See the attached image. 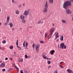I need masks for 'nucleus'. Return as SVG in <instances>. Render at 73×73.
I'll use <instances>...</instances> for the list:
<instances>
[{
    "label": "nucleus",
    "mask_w": 73,
    "mask_h": 73,
    "mask_svg": "<svg viewBox=\"0 0 73 73\" xmlns=\"http://www.w3.org/2000/svg\"><path fill=\"white\" fill-rule=\"evenodd\" d=\"M73 0H70V1H65L63 4V8L65 9H66V14H69L71 15L72 13V12L69 10V9H67L66 8L68 7H70L72 5V3H73Z\"/></svg>",
    "instance_id": "obj_1"
},
{
    "label": "nucleus",
    "mask_w": 73,
    "mask_h": 73,
    "mask_svg": "<svg viewBox=\"0 0 73 73\" xmlns=\"http://www.w3.org/2000/svg\"><path fill=\"white\" fill-rule=\"evenodd\" d=\"M48 2L46 1L44 6V8L43 10V12L44 13H46L48 12Z\"/></svg>",
    "instance_id": "obj_2"
},
{
    "label": "nucleus",
    "mask_w": 73,
    "mask_h": 73,
    "mask_svg": "<svg viewBox=\"0 0 73 73\" xmlns=\"http://www.w3.org/2000/svg\"><path fill=\"white\" fill-rule=\"evenodd\" d=\"M54 29H55V28L53 27L50 30V33H51V34H50L49 36L48 37V39H49L50 37H51V36H52V35L53 34V32L54 31Z\"/></svg>",
    "instance_id": "obj_3"
},
{
    "label": "nucleus",
    "mask_w": 73,
    "mask_h": 73,
    "mask_svg": "<svg viewBox=\"0 0 73 73\" xmlns=\"http://www.w3.org/2000/svg\"><path fill=\"white\" fill-rule=\"evenodd\" d=\"M29 14V10H28L27 11V10H25L24 11V13L23 14L24 15H28Z\"/></svg>",
    "instance_id": "obj_4"
},
{
    "label": "nucleus",
    "mask_w": 73,
    "mask_h": 73,
    "mask_svg": "<svg viewBox=\"0 0 73 73\" xmlns=\"http://www.w3.org/2000/svg\"><path fill=\"white\" fill-rule=\"evenodd\" d=\"M64 46H65L64 43H61L60 45V49H64Z\"/></svg>",
    "instance_id": "obj_5"
},
{
    "label": "nucleus",
    "mask_w": 73,
    "mask_h": 73,
    "mask_svg": "<svg viewBox=\"0 0 73 73\" xmlns=\"http://www.w3.org/2000/svg\"><path fill=\"white\" fill-rule=\"evenodd\" d=\"M23 46L24 47L25 46H28V43L26 41H25L23 43Z\"/></svg>",
    "instance_id": "obj_6"
},
{
    "label": "nucleus",
    "mask_w": 73,
    "mask_h": 73,
    "mask_svg": "<svg viewBox=\"0 0 73 73\" xmlns=\"http://www.w3.org/2000/svg\"><path fill=\"white\" fill-rule=\"evenodd\" d=\"M35 47L36 48V52L37 53H38V52L39 51V50H38V49L39 48L38 47V46L36 45V46H35Z\"/></svg>",
    "instance_id": "obj_7"
},
{
    "label": "nucleus",
    "mask_w": 73,
    "mask_h": 73,
    "mask_svg": "<svg viewBox=\"0 0 73 73\" xmlns=\"http://www.w3.org/2000/svg\"><path fill=\"white\" fill-rule=\"evenodd\" d=\"M4 66H5V63H2L1 65H0V67H1V68L4 67Z\"/></svg>",
    "instance_id": "obj_8"
},
{
    "label": "nucleus",
    "mask_w": 73,
    "mask_h": 73,
    "mask_svg": "<svg viewBox=\"0 0 73 73\" xmlns=\"http://www.w3.org/2000/svg\"><path fill=\"white\" fill-rule=\"evenodd\" d=\"M20 18L21 20H23L24 19V15H22L20 16Z\"/></svg>",
    "instance_id": "obj_9"
},
{
    "label": "nucleus",
    "mask_w": 73,
    "mask_h": 73,
    "mask_svg": "<svg viewBox=\"0 0 73 73\" xmlns=\"http://www.w3.org/2000/svg\"><path fill=\"white\" fill-rule=\"evenodd\" d=\"M9 25L10 27H11V28L13 27V23H9Z\"/></svg>",
    "instance_id": "obj_10"
},
{
    "label": "nucleus",
    "mask_w": 73,
    "mask_h": 73,
    "mask_svg": "<svg viewBox=\"0 0 73 73\" xmlns=\"http://www.w3.org/2000/svg\"><path fill=\"white\" fill-rule=\"evenodd\" d=\"M43 22H44L42 20H40L38 22V23L40 24V23H41V24H42V23H43Z\"/></svg>",
    "instance_id": "obj_11"
},
{
    "label": "nucleus",
    "mask_w": 73,
    "mask_h": 73,
    "mask_svg": "<svg viewBox=\"0 0 73 73\" xmlns=\"http://www.w3.org/2000/svg\"><path fill=\"white\" fill-rule=\"evenodd\" d=\"M67 72L69 73H71L72 72V70H71L70 69H68L67 70Z\"/></svg>",
    "instance_id": "obj_12"
},
{
    "label": "nucleus",
    "mask_w": 73,
    "mask_h": 73,
    "mask_svg": "<svg viewBox=\"0 0 73 73\" xmlns=\"http://www.w3.org/2000/svg\"><path fill=\"white\" fill-rule=\"evenodd\" d=\"M61 41H63L64 40V36H62L60 38Z\"/></svg>",
    "instance_id": "obj_13"
},
{
    "label": "nucleus",
    "mask_w": 73,
    "mask_h": 73,
    "mask_svg": "<svg viewBox=\"0 0 73 73\" xmlns=\"http://www.w3.org/2000/svg\"><path fill=\"white\" fill-rule=\"evenodd\" d=\"M19 62H23V60L22 59H21V58H19Z\"/></svg>",
    "instance_id": "obj_14"
},
{
    "label": "nucleus",
    "mask_w": 73,
    "mask_h": 73,
    "mask_svg": "<svg viewBox=\"0 0 73 73\" xmlns=\"http://www.w3.org/2000/svg\"><path fill=\"white\" fill-rule=\"evenodd\" d=\"M57 33V34H56L55 35V37L56 38H58V37H59V36H58V33Z\"/></svg>",
    "instance_id": "obj_15"
},
{
    "label": "nucleus",
    "mask_w": 73,
    "mask_h": 73,
    "mask_svg": "<svg viewBox=\"0 0 73 73\" xmlns=\"http://www.w3.org/2000/svg\"><path fill=\"white\" fill-rule=\"evenodd\" d=\"M10 17H9V16H8L7 17V23H8V22H9V19H10Z\"/></svg>",
    "instance_id": "obj_16"
},
{
    "label": "nucleus",
    "mask_w": 73,
    "mask_h": 73,
    "mask_svg": "<svg viewBox=\"0 0 73 73\" xmlns=\"http://www.w3.org/2000/svg\"><path fill=\"white\" fill-rule=\"evenodd\" d=\"M62 23H64V24H65V23H66V21H65V20L63 19L62 20Z\"/></svg>",
    "instance_id": "obj_17"
},
{
    "label": "nucleus",
    "mask_w": 73,
    "mask_h": 73,
    "mask_svg": "<svg viewBox=\"0 0 73 73\" xmlns=\"http://www.w3.org/2000/svg\"><path fill=\"white\" fill-rule=\"evenodd\" d=\"M24 71L25 73H29V71H27V70H26L25 69L24 70Z\"/></svg>",
    "instance_id": "obj_18"
},
{
    "label": "nucleus",
    "mask_w": 73,
    "mask_h": 73,
    "mask_svg": "<svg viewBox=\"0 0 73 73\" xmlns=\"http://www.w3.org/2000/svg\"><path fill=\"white\" fill-rule=\"evenodd\" d=\"M15 13L16 14H17V15H19V11L18 10H17L16 11Z\"/></svg>",
    "instance_id": "obj_19"
},
{
    "label": "nucleus",
    "mask_w": 73,
    "mask_h": 73,
    "mask_svg": "<svg viewBox=\"0 0 73 73\" xmlns=\"http://www.w3.org/2000/svg\"><path fill=\"white\" fill-rule=\"evenodd\" d=\"M49 1L50 3H53V0H49Z\"/></svg>",
    "instance_id": "obj_20"
},
{
    "label": "nucleus",
    "mask_w": 73,
    "mask_h": 73,
    "mask_svg": "<svg viewBox=\"0 0 73 73\" xmlns=\"http://www.w3.org/2000/svg\"><path fill=\"white\" fill-rule=\"evenodd\" d=\"M22 22L23 24L25 23V20L24 19H23Z\"/></svg>",
    "instance_id": "obj_21"
},
{
    "label": "nucleus",
    "mask_w": 73,
    "mask_h": 73,
    "mask_svg": "<svg viewBox=\"0 0 73 73\" xmlns=\"http://www.w3.org/2000/svg\"><path fill=\"white\" fill-rule=\"evenodd\" d=\"M16 45H17V48H18L19 47V46H18V40H17Z\"/></svg>",
    "instance_id": "obj_22"
},
{
    "label": "nucleus",
    "mask_w": 73,
    "mask_h": 73,
    "mask_svg": "<svg viewBox=\"0 0 73 73\" xmlns=\"http://www.w3.org/2000/svg\"><path fill=\"white\" fill-rule=\"evenodd\" d=\"M10 49H12L13 48V46H10Z\"/></svg>",
    "instance_id": "obj_23"
},
{
    "label": "nucleus",
    "mask_w": 73,
    "mask_h": 73,
    "mask_svg": "<svg viewBox=\"0 0 73 73\" xmlns=\"http://www.w3.org/2000/svg\"><path fill=\"white\" fill-rule=\"evenodd\" d=\"M43 57L44 59H47V58H48V57L45 56H43Z\"/></svg>",
    "instance_id": "obj_24"
},
{
    "label": "nucleus",
    "mask_w": 73,
    "mask_h": 73,
    "mask_svg": "<svg viewBox=\"0 0 73 73\" xmlns=\"http://www.w3.org/2000/svg\"><path fill=\"white\" fill-rule=\"evenodd\" d=\"M2 43L3 44H5V43H6V41L5 40H3L2 41Z\"/></svg>",
    "instance_id": "obj_25"
},
{
    "label": "nucleus",
    "mask_w": 73,
    "mask_h": 73,
    "mask_svg": "<svg viewBox=\"0 0 73 73\" xmlns=\"http://www.w3.org/2000/svg\"><path fill=\"white\" fill-rule=\"evenodd\" d=\"M8 22L7 21V22L5 23H4V25H8Z\"/></svg>",
    "instance_id": "obj_26"
},
{
    "label": "nucleus",
    "mask_w": 73,
    "mask_h": 73,
    "mask_svg": "<svg viewBox=\"0 0 73 73\" xmlns=\"http://www.w3.org/2000/svg\"><path fill=\"white\" fill-rule=\"evenodd\" d=\"M40 43H41V44H44V41H41L40 42Z\"/></svg>",
    "instance_id": "obj_27"
},
{
    "label": "nucleus",
    "mask_w": 73,
    "mask_h": 73,
    "mask_svg": "<svg viewBox=\"0 0 73 73\" xmlns=\"http://www.w3.org/2000/svg\"><path fill=\"white\" fill-rule=\"evenodd\" d=\"M47 33H45V38H47Z\"/></svg>",
    "instance_id": "obj_28"
},
{
    "label": "nucleus",
    "mask_w": 73,
    "mask_h": 73,
    "mask_svg": "<svg viewBox=\"0 0 73 73\" xmlns=\"http://www.w3.org/2000/svg\"><path fill=\"white\" fill-rule=\"evenodd\" d=\"M15 67L17 70L18 71H19V68H17V66H15Z\"/></svg>",
    "instance_id": "obj_29"
},
{
    "label": "nucleus",
    "mask_w": 73,
    "mask_h": 73,
    "mask_svg": "<svg viewBox=\"0 0 73 73\" xmlns=\"http://www.w3.org/2000/svg\"><path fill=\"white\" fill-rule=\"evenodd\" d=\"M35 44H33V49H35Z\"/></svg>",
    "instance_id": "obj_30"
},
{
    "label": "nucleus",
    "mask_w": 73,
    "mask_h": 73,
    "mask_svg": "<svg viewBox=\"0 0 73 73\" xmlns=\"http://www.w3.org/2000/svg\"><path fill=\"white\" fill-rule=\"evenodd\" d=\"M54 52H55V51L54 50H53L52 51H51V52H50V53H54Z\"/></svg>",
    "instance_id": "obj_31"
},
{
    "label": "nucleus",
    "mask_w": 73,
    "mask_h": 73,
    "mask_svg": "<svg viewBox=\"0 0 73 73\" xmlns=\"http://www.w3.org/2000/svg\"><path fill=\"white\" fill-rule=\"evenodd\" d=\"M45 55V53H43L42 54V56H43V57H44Z\"/></svg>",
    "instance_id": "obj_32"
},
{
    "label": "nucleus",
    "mask_w": 73,
    "mask_h": 73,
    "mask_svg": "<svg viewBox=\"0 0 73 73\" xmlns=\"http://www.w3.org/2000/svg\"><path fill=\"white\" fill-rule=\"evenodd\" d=\"M12 70V68H9V72H10V71H11Z\"/></svg>",
    "instance_id": "obj_33"
},
{
    "label": "nucleus",
    "mask_w": 73,
    "mask_h": 73,
    "mask_svg": "<svg viewBox=\"0 0 73 73\" xmlns=\"http://www.w3.org/2000/svg\"><path fill=\"white\" fill-rule=\"evenodd\" d=\"M48 64H50V61H48L47 62Z\"/></svg>",
    "instance_id": "obj_34"
},
{
    "label": "nucleus",
    "mask_w": 73,
    "mask_h": 73,
    "mask_svg": "<svg viewBox=\"0 0 73 73\" xmlns=\"http://www.w3.org/2000/svg\"><path fill=\"white\" fill-rule=\"evenodd\" d=\"M25 58H28V56L27 55V54H25Z\"/></svg>",
    "instance_id": "obj_35"
},
{
    "label": "nucleus",
    "mask_w": 73,
    "mask_h": 73,
    "mask_svg": "<svg viewBox=\"0 0 73 73\" xmlns=\"http://www.w3.org/2000/svg\"><path fill=\"white\" fill-rule=\"evenodd\" d=\"M21 7H22V5H20L19 6H18V7L19 8H21Z\"/></svg>",
    "instance_id": "obj_36"
},
{
    "label": "nucleus",
    "mask_w": 73,
    "mask_h": 73,
    "mask_svg": "<svg viewBox=\"0 0 73 73\" xmlns=\"http://www.w3.org/2000/svg\"><path fill=\"white\" fill-rule=\"evenodd\" d=\"M59 66H60V68H64V67H63V66H62V65H61V64H60L59 65Z\"/></svg>",
    "instance_id": "obj_37"
},
{
    "label": "nucleus",
    "mask_w": 73,
    "mask_h": 73,
    "mask_svg": "<svg viewBox=\"0 0 73 73\" xmlns=\"http://www.w3.org/2000/svg\"><path fill=\"white\" fill-rule=\"evenodd\" d=\"M3 72H5V69H3L2 70Z\"/></svg>",
    "instance_id": "obj_38"
},
{
    "label": "nucleus",
    "mask_w": 73,
    "mask_h": 73,
    "mask_svg": "<svg viewBox=\"0 0 73 73\" xmlns=\"http://www.w3.org/2000/svg\"><path fill=\"white\" fill-rule=\"evenodd\" d=\"M20 73H24L23 71V70H21Z\"/></svg>",
    "instance_id": "obj_39"
},
{
    "label": "nucleus",
    "mask_w": 73,
    "mask_h": 73,
    "mask_svg": "<svg viewBox=\"0 0 73 73\" xmlns=\"http://www.w3.org/2000/svg\"><path fill=\"white\" fill-rule=\"evenodd\" d=\"M66 46H65L64 47V49H66Z\"/></svg>",
    "instance_id": "obj_40"
},
{
    "label": "nucleus",
    "mask_w": 73,
    "mask_h": 73,
    "mask_svg": "<svg viewBox=\"0 0 73 73\" xmlns=\"http://www.w3.org/2000/svg\"><path fill=\"white\" fill-rule=\"evenodd\" d=\"M12 2L13 3H15V0H12Z\"/></svg>",
    "instance_id": "obj_41"
},
{
    "label": "nucleus",
    "mask_w": 73,
    "mask_h": 73,
    "mask_svg": "<svg viewBox=\"0 0 73 73\" xmlns=\"http://www.w3.org/2000/svg\"><path fill=\"white\" fill-rule=\"evenodd\" d=\"M12 31H15V29L14 28H13L12 29Z\"/></svg>",
    "instance_id": "obj_42"
},
{
    "label": "nucleus",
    "mask_w": 73,
    "mask_h": 73,
    "mask_svg": "<svg viewBox=\"0 0 73 73\" xmlns=\"http://www.w3.org/2000/svg\"><path fill=\"white\" fill-rule=\"evenodd\" d=\"M18 49L19 50H20V49H21V47H19Z\"/></svg>",
    "instance_id": "obj_43"
},
{
    "label": "nucleus",
    "mask_w": 73,
    "mask_h": 73,
    "mask_svg": "<svg viewBox=\"0 0 73 73\" xmlns=\"http://www.w3.org/2000/svg\"><path fill=\"white\" fill-rule=\"evenodd\" d=\"M25 3H23V6H25Z\"/></svg>",
    "instance_id": "obj_44"
},
{
    "label": "nucleus",
    "mask_w": 73,
    "mask_h": 73,
    "mask_svg": "<svg viewBox=\"0 0 73 73\" xmlns=\"http://www.w3.org/2000/svg\"><path fill=\"white\" fill-rule=\"evenodd\" d=\"M47 60H51L52 59V58H47Z\"/></svg>",
    "instance_id": "obj_45"
},
{
    "label": "nucleus",
    "mask_w": 73,
    "mask_h": 73,
    "mask_svg": "<svg viewBox=\"0 0 73 73\" xmlns=\"http://www.w3.org/2000/svg\"><path fill=\"white\" fill-rule=\"evenodd\" d=\"M5 60H8V58H7V57L6 58H5Z\"/></svg>",
    "instance_id": "obj_46"
},
{
    "label": "nucleus",
    "mask_w": 73,
    "mask_h": 73,
    "mask_svg": "<svg viewBox=\"0 0 73 73\" xmlns=\"http://www.w3.org/2000/svg\"><path fill=\"white\" fill-rule=\"evenodd\" d=\"M52 26L53 27V26H54V23H53L52 24Z\"/></svg>",
    "instance_id": "obj_47"
},
{
    "label": "nucleus",
    "mask_w": 73,
    "mask_h": 73,
    "mask_svg": "<svg viewBox=\"0 0 73 73\" xmlns=\"http://www.w3.org/2000/svg\"><path fill=\"white\" fill-rule=\"evenodd\" d=\"M50 67H51L50 66H49L48 67V69H49V68H50Z\"/></svg>",
    "instance_id": "obj_48"
},
{
    "label": "nucleus",
    "mask_w": 73,
    "mask_h": 73,
    "mask_svg": "<svg viewBox=\"0 0 73 73\" xmlns=\"http://www.w3.org/2000/svg\"><path fill=\"white\" fill-rule=\"evenodd\" d=\"M25 49H28V47L27 46H26V47L25 48Z\"/></svg>",
    "instance_id": "obj_49"
},
{
    "label": "nucleus",
    "mask_w": 73,
    "mask_h": 73,
    "mask_svg": "<svg viewBox=\"0 0 73 73\" xmlns=\"http://www.w3.org/2000/svg\"><path fill=\"white\" fill-rule=\"evenodd\" d=\"M63 63V61H62L60 63V64H62V63Z\"/></svg>",
    "instance_id": "obj_50"
},
{
    "label": "nucleus",
    "mask_w": 73,
    "mask_h": 73,
    "mask_svg": "<svg viewBox=\"0 0 73 73\" xmlns=\"http://www.w3.org/2000/svg\"><path fill=\"white\" fill-rule=\"evenodd\" d=\"M59 40H58V39H57L56 40V41H58Z\"/></svg>",
    "instance_id": "obj_51"
},
{
    "label": "nucleus",
    "mask_w": 73,
    "mask_h": 73,
    "mask_svg": "<svg viewBox=\"0 0 73 73\" xmlns=\"http://www.w3.org/2000/svg\"><path fill=\"white\" fill-rule=\"evenodd\" d=\"M10 59L11 60H12V58H10Z\"/></svg>",
    "instance_id": "obj_52"
},
{
    "label": "nucleus",
    "mask_w": 73,
    "mask_h": 73,
    "mask_svg": "<svg viewBox=\"0 0 73 73\" xmlns=\"http://www.w3.org/2000/svg\"><path fill=\"white\" fill-rule=\"evenodd\" d=\"M55 73H58L57 72V71H56V70L55 71Z\"/></svg>",
    "instance_id": "obj_53"
},
{
    "label": "nucleus",
    "mask_w": 73,
    "mask_h": 73,
    "mask_svg": "<svg viewBox=\"0 0 73 73\" xmlns=\"http://www.w3.org/2000/svg\"><path fill=\"white\" fill-rule=\"evenodd\" d=\"M51 53V54L52 55H53V53Z\"/></svg>",
    "instance_id": "obj_54"
},
{
    "label": "nucleus",
    "mask_w": 73,
    "mask_h": 73,
    "mask_svg": "<svg viewBox=\"0 0 73 73\" xmlns=\"http://www.w3.org/2000/svg\"><path fill=\"white\" fill-rule=\"evenodd\" d=\"M2 49V48L0 46V49Z\"/></svg>",
    "instance_id": "obj_55"
},
{
    "label": "nucleus",
    "mask_w": 73,
    "mask_h": 73,
    "mask_svg": "<svg viewBox=\"0 0 73 73\" xmlns=\"http://www.w3.org/2000/svg\"><path fill=\"white\" fill-rule=\"evenodd\" d=\"M0 62H2V60L0 61Z\"/></svg>",
    "instance_id": "obj_56"
},
{
    "label": "nucleus",
    "mask_w": 73,
    "mask_h": 73,
    "mask_svg": "<svg viewBox=\"0 0 73 73\" xmlns=\"http://www.w3.org/2000/svg\"><path fill=\"white\" fill-rule=\"evenodd\" d=\"M0 25H1V23L0 22Z\"/></svg>",
    "instance_id": "obj_57"
},
{
    "label": "nucleus",
    "mask_w": 73,
    "mask_h": 73,
    "mask_svg": "<svg viewBox=\"0 0 73 73\" xmlns=\"http://www.w3.org/2000/svg\"><path fill=\"white\" fill-rule=\"evenodd\" d=\"M71 73H73V71H72Z\"/></svg>",
    "instance_id": "obj_58"
},
{
    "label": "nucleus",
    "mask_w": 73,
    "mask_h": 73,
    "mask_svg": "<svg viewBox=\"0 0 73 73\" xmlns=\"http://www.w3.org/2000/svg\"><path fill=\"white\" fill-rule=\"evenodd\" d=\"M1 11V9H0V12H1V11Z\"/></svg>",
    "instance_id": "obj_59"
},
{
    "label": "nucleus",
    "mask_w": 73,
    "mask_h": 73,
    "mask_svg": "<svg viewBox=\"0 0 73 73\" xmlns=\"http://www.w3.org/2000/svg\"><path fill=\"white\" fill-rule=\"evenodd\" d=\"M14 54H15V52H14Z\"/></svg>",
    "instance_id": "obj_60"
}]
</instances>
